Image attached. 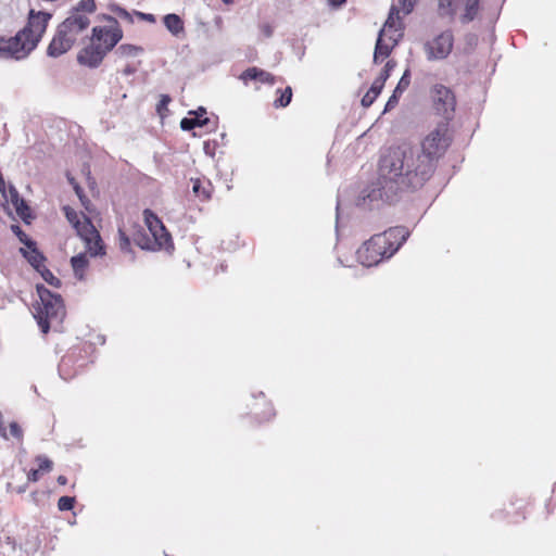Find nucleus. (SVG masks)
Segmentation results:
<instances>
[{
	"instance_id": "nucleus-32",
	"label": "nucleus",
	"mask_w": 556,
	"mask_h": 556,
	"mask_svg": "<svg viewBox=\"0 0 556 556\" xmlns=\"http://www.w3.org/2000/svg\"><path fill=\"white\" fill-rule=\"evenodd\" d=\"M36 462L40 471L49 472L52 469L53 463L47 456L39 455L36 457Z\"/></svg>"
},
{
	"instance_id": "nucleus-35",
	"label": "nucleus",
	"mask_w": 556,
	"mask_h": 556,
	"mask_svg": "<svg viewBox=\"0 0 556 556\" xmlns=\"http://www.w3.org/2000/svg\"><path fill=\"white\" fill-rule=\"evenodd\" d=\"M402 94L395 93V90L393 91L392 96L389 98L387 104H386V111L393 109Z\"/></svg>"
},
{
	"instance_id": "nucleus-47",
	"label": "nucleus",
	"mask_w": 556,
	"mask_h": 556,
	"mask_svg": "<svg viewBox=\"0 0 556 556\" xmlns=\"http://www.w3.org/2000/svg\"><path fill=\"white\" fill-rule=\"evenodd\" d=\"M346 0H328L331 7L338 8L341 7Z\"/></svg>"
},
{
	"instance_id": "nucleus-2",
	"label": "nucleus",
	"mask_w": 556,
	"mask_h": 556,
	"mask_svg": "<svg viewBox=\"0 0 556 556\" xmlns=\"http://www.w3.org/2000/svg\"><path fill=\"white\" fill-rule=\"evenodd\" d=\"M409 237L405 227H392L382 233L374 235L356 251L357 261L363 266H375L393 256Z\"/></svg>"
},
{
	"instance_id": "nucleus-52",
	"label": "nucleus",
	"mask_w": 556,
	"mask_h": 556,
	"mask_svg": "<svg viewBox=\"0 0 556 556\" xmlns=\"http://www.w3.org/2000/svg\"><path fill=\"white\" fill-rule=\"evenodd\" d=\"M412 7H413L412 4L406 7V4L404 3V12H405V14H408L412 11Z\"/></svg>"
},
{
	"instance_id": "nucleus-1",
	"label": "nucleus",
	"mask_w": 556,
	"mask_h": 556,
	"mask_svg": "<svg viewBox=\"0 0 556 556\" xmlns=\"http://www.w3.org/2000/svg\"><path fill=\"white\" fill-rule=\"evenodd\" d=\"M432 176L418 155V149L403 143L381 152L377 181L364 188L356 204L372 207L379 202H393L422 187Z\"/></svg>"
},
{
	"instance_id": "nucleus-30",
	"label": "nucleus",
	"mask_w": 556,
	"mask_h": 556,
	"mask_svg": "<svg viewBox=\"0 0 556 556\" xmlns=\"http://www.w3.org/2000/svg\"><path fill=\"white\" fill-rule=\"evenodd\" d=\"M39 273L43 280L50 286H53L55 288H59L61 286V280L56 278L48 268H46V266L42 267Z\"/></svg>"
},
{
	"instance_id": "nucleus-15",
	"label": "nucleus",
	"mask_w": 556,
	"mask_h": 556,
	"mask_svg": "<svg viewBox=\"0 0 556 556\" xmlns=\"http://www.w3.org/2000/svg\"><path fill=\"white\" fill-rule=\"evenodd\" d=\"M21 242L25 244V248H21V253L28 261V263L37 270L40 271L45 267V256L37 250L35 241L26 239L24 241L21 238Z\"/></svg>"
},
{
	"instance_id": "nucleus-20",
	"label": "nucleus",
	"mask_w": 556,
	"mask_h": 556,
	"mask_svg": "<svg viewBox=\"0 0 556 556\" xmlns=\"http://www.w3.org/2000/svg\"><path fill=\"white\" fill-rule=\"evenodd\" d=\"M388 26H390V31H388L387 41L392 42V39L394 38L396 39L397 43L403 36V31L399 17H394V8H392L391 13L388 20L386 21L382 29H386Z\"/></svg>"
},
{
	"instance_id": "nucleus-33",
	"label": "nucleus",
	"mask_w": 556,
	"mask_h": 556,
	"mask_svg": "<svg viewBox=\"0 0 556 556\" xmlns=\"http://www.w3.org/2000/svg\"><path fill=\"white\" fill-rule=\"evenodd\" d=\"M199 124V117H185L180 122V127L182 130H191L197 127Z\"/></svg>"
},
{
	"instance_id": "nucleus-8",
	"label": "nucleus",
	"mask_w": 556,
	"mask_h": 556,
	"mask_svg": "<svg viewBox=\"0 0 556 556\" xmlns=\"http://www.w3.org/2000/svg\"><path fill=\"white\" fill-rule=\"evenodd\" d=\"M433 109L437 114L444 117V122L451 121L456 108L454 92L442 84H435L430 90Z\"/></svg>"
},
{
	"instance_id": "nucleus-55",
	"label": "nucleus",
	"mask_w": 556,
	"mask_h": 556,
	"mask_svg": "<svg viewBox=\"0 0 556 556\" xmlns=\"http://www.w3.org/2000/svg\"><path fill=\"white\" fill-rule=\"evenodd\" d=\"M24 491H25V488H20V489H18V492H20V493H21V492H24Z\"/></svg>"
},
{
	"instance_id": "nucleus-14",
	"label": "nucleus",
	"mask_w": 556,
	"mask_h": 556,
	"mask_svg": "<svg viewBox=\"0 0 556 556\" xmlns=\"http://www.w3.org/2000/svg\"><path fill=\"white\" fill-rule=\"evenodd\" d=\"M105 55L104 50L91 40L90 45L78 53L77 61L81 65L94 68L101 64Z\"/></svg>"
},
{
	"instance_id": "nucleus-11",
	"label": "nucleus",
	"mask_w": 556,
	"mask_h": 556,
	"mask_svg": "<svg viewBox=\"0 0 556 556\" xmlns=\"http://www.w3.org/2000/svg\"><path fill=\"white\" fill-rule=\"evenodd\" d=\"M52 14L45 11H35L34 9L28 12V20L26 26L20 31H25V37L29 41H34V46L37 47L42 35L45 34L48 23L51 20Z\"/></svg>"
},
{
	"instance_id": "nucleus-12",
	"label": "nucleus",
	"mask_w": 556,
	"mask_h": 556,
	"mask_svg": "<svg viewBox=\"0 0 556 556\" xmlns=\"http://www.w3.org/2000/svg\"><path fill=\"white\" fill-rule=\"evenodd\" d=\"M89 24V16H81L78 13H70L68 17L63 21L58 28L67 37L72 38V42L75 43L78 35L84 31Z\"/></svg>"
},
{
	"instance_id": "nucleus-41",
	"label": "nucleus",
	"mask_w": 556,
	"mask_h": 556,
	"mask_svg": "<svg viewBox=\"0 0 556 556\" xmlns=\"http://www.w3.org/2000/svg\"><path fill=\"white\" fill-rule=\"evenodd\" d=\"M39 472H40V470L38 468L31 469L27 475V480L31 481V482H36L39 479Z\"/></svg>"
},
{
	"instance_id": "nucleus-27",
	"label": "nucleus",
	"mask_w": 556,
	"mask_h": 556,
	"mask_svg": "<svg viewBox=\"0 0 556 556\" xmlns=\"http://www.w3.org/2000/svg\"><path fill=\"white\" fill-rule=\"evenodd\" d=\"M383 87H381L380 83H372L370 89L366 92V94L362 98V105L365 108L370 106L376 98L379 96Z\"/></svg>"
},
{
	"instance_id": "nucleus-3",
	"label": "nucleus",
	"mask_w": 556,
	"mask_h": 556,
	"mask_svg": "<svg viewBox=\"0 0 556 556\" xmlns=\"http://www.w3.org/2000/svg\"><path fill=\"white\" fill-rule=\"evenodd\" d=\"M39 302L36 306L35 318L43 333L50 329L53 323L61 324L65 316V307L61 295L51 292L45 286H37Z\"/></svg>"
},
{
	"instance_id": "nucleus-53",
	"label": "nucleus",
	"mask_w": 556,
	"mask_h": 556,
	"mask_svg": "<svg viewBox=\"0 0 556 556\" xmlns=\"http://www.w3.org/2000/svg\"><path fill=\"white\" fill-rule=\"evenodd\" d=\"M224 3L229 4L232 2V0H222Z\"/></svg>"
},
{
	"instance_id": "nucleus-49",
	"label": "nucleus",
	"mask_w": 556,
	"mask_h": 556,
	"mask_svg": "<svg viewBox=\"0 0 556 556\" xmlns=\"http://www.w3.org/2000/svg\"><path fill=\"white\" fill-rule=\"evenodd\" d=\"M195 116L194 117H199V116H203L206 111L204 108L200 106L197 111L192 112Z\"/></svg>"
},
{
	"instance_id": "nucleus-31",
	"label": "nucleus",
	"mask_w": 556,
	"mask_h": 556,
	"mask_svg": "<svg viewBox=\"0 0 556 556\" xmlns=\"http://www.w3.org/2000/svg\"><path fill=\"white\" fill-rule=\"evenodd\" d=\"M75 497L62 496L58 501V508L61 511L71 510L74 507Z\"/></svg>"
},
{
	"instance_id": "nucleus-36",
	"label": "nucleus",
	"mask_w": 556,
	"mask_h": 556,
	"mask_svg": "<svg viewBox=\"0 0 556 556\" xmlns=\"http://www.w3.org/2000/svg\"><path fill=\"white\" fill-rule=\"evenodd\" d=\"M113 12L116 14L117 17L122 18V20H125V21H128L130 22L131 21V16L130 14L123 8H119V7H116Z\"/></svg>"
},
{
	"instance_id": "nucleus-44",
	"label": "nucleus",
	"mask_w": 556,
	"mask_h": 556,
	"mask_svg": "<svg viewBox=\"0 0 556 556\" xmlns=\"http://www.w3.org/2000/svg\"><path fill=\"white\" fill-rule=\"evenodd\" d=\"M262 31L266 37H270L273 35V28L268 24L262 26Z\"/></svg>"
},
{
	"instance_id": "nucleus-6",
	"label": "nucleus",
	"mask_w": 556,
	"mask_h": 556,
	"mask_svg": "<svg viewBox=\"0 0 556 556\" xmlns=\"http://www.w3.org/2000/svg\"><path fill=\"white\" fill-rule=\"evenodd\" d=\"M68 223L76 230L77 235L85 242L86 249L91 256L104 254L102 239L91 220L84 214L78 213L70 206L63 208Z\"/></svg>"
},
{
	"instance_id": "nucleus-16",
	"label": "nucleus",
	"mask_w": 556,
	"mask_h": 556,
	"mask_svg": "<svg viewBox=\"0 0 556 556\" xmlns=\"http://www.w3.org/2000/svg\"><path fill=\"white\" fill-rule=\"evenodd\" d=\"M390 31V26L386 29H381L376 42L374 61L375 63L382 62L389 54L392 49L396 46V39H392V42L387 41V35Z\"/></svg>"
},
{
	"instance_id": "nucleus-19",
	"label": "nucleus",
	"mask_w": 556,
	"mask_h": 556,
	"mask_svg": "<svg viewBox=\"0 0 556 556\" xmlns=\"http://www.w3.org/2000/svg\"><path fill=\"white\" fill-rule=\"evenodd\" d=\"M163 23L166 29L175 37H180L185 34V23L182 18L175 14L169 13L163 17Z\"/></svg>"
},
{
	"instance_id": "nucleus-46",
	"label": "nucleus",
	"mask_w": 556,
	"mask_h": 556,
	"mask_svg": "<svg viewBox=\"0 0 556 556\" xmlns=\"http://www.w3.org/2000/svg\"><path fill=\"white\" fill-rule=\"evenodd\" d=\"M70 182L73 185V187H74V189H75L76 194H77V195L79 197V199L81 200V199H83V197H81V192H83V191H81V188H80L77 184H75V182H74V179H72V178L70 179Z\"/></svg>"
},
{
	"instance_id": "nucleus-24",
	"label": "nucleus",
	"mask_w": 556,
	"mask_h": 556,
	"mask_svg": "<svg viewBox=\"0 0 556 556\" xmlns=\"http://www.w3.org/2000/svg\"><path fill=\"white\" fill-rule=\"evenodd\" d=\"M456 0H439L438 12L442 17H448L450 20H453L456 13Z\"/></svg>"
},
{
	"instance_id": "nucleus-9",
	"label": "nucleus",
	"mask_w": 556,
	"mask_h": 556,
	"mask_svg": "<svg viewBox=\"0 0 556 556\" xmlns=\"http://www.w3.org/2000/svg\"><path fill=\"white\" fill-rule=\"evenodd\" d=\"M109 25L96 26L92 28L91 40L96 42L105 53L111 51L123 38V30L117 21L108 17Z\"/></svg>"
},
{
	"instance_id": "nucleus-18",
	"label": "nucleus",
	"mask_w": 556,
	"mask_h": 556,
	"mask_svg": "<svg viewBox=\"0 0 556 556\" xmlns=\"http://www.w3.org/2000/svg\"><path fill=\"white\" fill-rule=\"evenodd\" d=\"M240 79L245 85H248V83L250 80H256V81H260L263 84H269V85H273L275 83V77L270 73H268L264 70L257 68V67H250V68L245 70L240 75Z\"/></svg>"
},
{
	"instance_id": "nucleus-28",
	"label": "nucleus",
	"mask_w": 556,
	"mask_h": 556,
	"mask_svg": "<svg viewBox=\"0 0 556 556\" xmlns=\"http://www.w3.org/2000/svg\"><path fill=\"white\" fill-rule=\"evenodd\" d=\"M280 92V97L275 100V108H286L292 99V89L291 87H286L283 90H278Z\"/></svg>"
},
{
	"instance_id": "nucleus-29",
	"label": "nucleus",
	"mask_w": 556,
	"mask_h": 556,
	"mask_svg": "<svg viewBox=\"0 0 556 556\" xmlns=\"http://www.w3.org/2000/svg\"><path fill=\"white\" fill-rule=\"evenodd\" d=\"M410 84V71L409 68H406L403 73L400 81L397 83V86L395 87V93H403Z\"/></svg>"
},
{
	"instance_id": "nucleus-7",
	"label": "nucleus",
	"mask_w": 556,
	"mask_h": 556,
	"mask_svg": "<svg viewBox=\"0 0 556 556\" xmlns=\"http://www.w3.org/2000/svg\"><path fill=\"white\" fill-rule=\"evenodd\" d=\"M35 48L34 41L25 37V31H18L14 37L0 38V59L22 60Z\"/></svg>"
},
{
	"instance_id": "nucleus-34",
	"label": "nucleus",
	"mask_w": 556,
	"mask_h": 556,
	"mask_svg": "<svg viewBox=\"0 0 556 556\" xmlns=\"http://www.w3.org/2000/svg\"><path fill=\"white\" fill-rule=\"evenodd\" d=\"M170 102V97L167 94H163L161 97L160 102L157 103L156 111L163 117L165 112L167 111V105Z\"/></svg>"
},
{
	"instance_id": "nucleus-51",
	"label": "nucleus",
	"mask_w": 556,
	"mask_h": 556,
	"mask_svg": "<svg viewBox=\"0 0 556 556\" xmlns=\"http://www.w3.org/2000/svg\"><path fill=\"white\" fill-rule=\"evenodd\" d=\"M56 481L59 484L65 485L67 483V478L65 476H59Z\"/></svg>"
},
{
	"instance_id": "nucleus-5",
	"label": "nucleus",
	"mask_w": 556,
	"mask_h": 556,
	"mask_svg": "<svg viewBox=\"0 0 556 556\" xmlns=\"http://www.w3.org/2000/svg\"><path fill=\"white\" fill-rule=\"evenodd\" d=\"M143 217L148 232L138 233L135 238L136 244L148 251L172 249V237L161 219L150 210L143 211Z\"/></svg>"
},
{
	"instance_id": "nucleus-54",
	"label": "nucleus",
	"mask_w": 556,
	"mask_h": 556,
	"mask_svg": "<svg viewBox=\"0 0 556 556\" xmlns=\"http://www.w3.org/2000/svg\"><path fill=\"white\" fill-rule=\"evenodd\" d=\"M125 72H126L127 74H130L132 71H131L130 68H126V70H125Z\"/></svg>"
},
{
	"instance_id": "nucleus-38",
	"label": "nucleus",
	"mask_w": 556,
	"mask_h": 556,
	"mask_svg": "<svg viewBox=\"0 0 556 556\" xmlns=\"http://www.w3.org/2000/svg\"><path fill=\"white\" fill-rule=\"evenodd\" d=\"M10 433L14 438L21 439L22 438V429L16 422L10 424Z\"/></svg>"
},
{
	"instance_id": "nucleus-25",
	"label": "nucleus",
	"mask_w": 556,
	"mask_h": 556,
	"mask_svg": "<svg viewBox=\"0 0 556 556\" xmlns=\"http://www.w3.org/2000/svg\"><path fill=\"white\" fill-rule=\"evenodd\" d=\"M142 52L143 49L141 47L128 43L121 45L116 49V54L121 58H136L140 55Z\"/></svg>"
},
{
	"instance_id": "nucleus-37",
	"label": "nucleus",
	"mask_w": 556,
	"mask_h": 556,
	"mask_svg": "<svg viewBox=\"0 0 556 556\" xmlns=\"http://www.w3.org/2000/svg\"><path fill=\"white\" fill-rule=\"evenodd\" d=\"M119 247L122 250H128L130 245L129 238L119 229Z\"/></svg>"
},
{
	"instance_id": "nucleus-39",
	"label": "nucleus",
	"mask_w": 556,
	"mask_h": 556,
	"mask_svg": "<svg viewBox=\"0 0 556 556\" xmlns=\"http://www.w3.org/2000/svg\"><path fill=\"white\" fill-rule=\"evenodd\" d=\"M389 76L390 73L383 68L381 74L374 81H376L377 84L380 83L381 87H383Z\"/></svg>"
},
{
	"instance_id": "nucleus-48",
	"label": "nucleus",
	"mask_w": 556,
	"mask_h": 556,
	"mask_svg": "<svg viewBox=\"0 0 556 556\" xmlns=\"http://www.w3.org/2000/svg\"><path fill=\"white\" fill-rule=\"evenodd\" d=\"M208 122H210V119L207 117L199 116V124H197V127H203Z\"/></svg>"
},
{
	"instance_id": "nucleus-45",
	"label": "nucleus",
	"mask_w": 556,
	"mask_h": 556,
	"mask_svg": "<svg viewBox=\"0 0 556 556\" xmlns=\"http://www.w3.org/2000/svg\"><path fill=\"white\" fill-rule=\"evenodd\" d=\"M0 437L8 439L7 429L2 425V414L0 413Z\"/></svg>"
},
{
	"instance_id": "nucleus-10",
	"label": "nucleus",
	"mask_w": 556,
	"mask_h": 556,
	"mask_svg": "<svg viewBox=\"0 0 556 556\" xmlns=\"http://www.w3.org/2000/svg\"><path fill=\"white\" fill-rule=\"evenodd\" d=\"M454 45V36L451 30H444L433 39L425 43V52L429 61L446 59Z\"/></svg>"
},
{
	"instance_id": "nucleus-13",
	"label": "nucleus",
	"mask_w": 556,
	"mask_h": 556,
	"mask_svg": "<svg viewBox=\"0 0 556 556\" xmlns=\"http://www.w3.org/2000/svg\"><path fill=\"white\" fill-rule=\"evenodd\" d=\"M5 201L10 202L15 208L16 214L25 222L29 223L33 218L30 207L26 201L20 197L18 191L13 185H5V193H1Z\"/></svg>"
},
{
	"instance_id": "nucleus-26",
	"label": "nucleus",
	"mask_w": 556,
	"mask_h": 556,
	"mask_svg": "<svg viewBox=\"0 0 556 556\" xmlns=\"http://www.w3.org/2000/svg\"><path fill=\"white\" fill-rule=\"evenodd\" d=\"M96 2L94 0H81L77 3L75 8L71 11V13H78L81 16H88L96 11Z\"/></svg>"
},
{
	"instance_id": "nucleus-22",
	"label": "nucleus",
	"mask_w": 556,
	"mask_h": 556,
	"mask_svg": "<svg viewBox=\"0 0 556 556\" xmlns=\"http://www.w3.org/2000/svg\"><path fill=\"white\" fill-rule=\"evenodd\" d=\"M192 181V191L193 193L206 201L211 198L212 194V185L210 181H202L201 179H191Z\"/></svg>"
},
{
	"instance_id": "nucleus-23",
	"label": "nucleus",
	"mask_w": 556,
	"mask_h": 556,
	"mask_svg": "<svg viewBox=\"0 0 556 556\" xmlns=\"http://www.w3.org/2000/svg\"><path fill=\"white\" fill-rule=\"evenodd\" d=\"M480 0H466L465 12L460 16L463 23H469L476 18L479 11Z\"/></svg>"
},
{
	"instance_id": "nucleus-43",
	"label": "nucleus",
	"mask_w": 556,
	"mask_h": 556,
	"mask_svg": "<svg viewBox=\"0 0 556 556\" xmlns=\"http://www.w3.org/2000/svg\"><path fill=\"white\" fill-rule=\"evenodd\" d=\"M139 16L143 20V21H147L149 23H155V16L153 14H150V13H139Z\"/></svg>"
},
{
	"instance_id": "nucleus-21",
	"label": "nucleus",
	"mask_w": 556,
	"mask_h": 556,
	"mask_svg": "<svg viewBox=\"0 0 556 556\" xmlns=\"http://www.w3.org/2000/svg\"><path fill=\"white\" fill-rule=\"evenodd\" d=\"M71 265L74 271V276L78 280H83L85 278V270L88 267V258L86 254L79 253L71 258Z\"/></svg>"
},
{
	"instance_id": "nucleus-42",
	"label": "nucleus",
	"mask_w": 556,
	"mask_h": 556,
	"mask_svg": "<svg viewBox=\"0 0 556 556\" xmlns=\"http://www.w3.org/2000/svg\"><path fill=\"white\" fill-rule=\"evenodd\" d=\"M274 416H275L274 408H273V406L270 404H268L267 407H266V410L264 413L263 420H269Z\"/></svg>"
},
{
	"instance_id": "nucleus-50",
	"label": "nucleus",
	"mask_w": 556,
	"mask_h": 556,
	"mask_svg": "<svg viewBox=\"0 0 556 556\" xmlns=\"http://www.w3.org/2000/svg\"><path fill=\"white\" fill-rule=\"evenodd\" d=\"M394 66H395V63L393 61H388L384 66V70L390 73Z\"/></svg>"
},
{
	"instance_id": "nucleus-4",
	"label": "nucleus",
	"mask_w": 556,
	"mask_h": 556,
	"mask_svg": "<svg viewBox=\"0 0 556 556\" xmlns=\"http://www.w3.org/2000/svg\"><path fill=\"white\" fill-rule=\"evenodd\" d=\"M451 144L448 123H439L421 141V149L418 155L426 163L433 174L438 160L444 155Z\"/></svg>"
},
{
	"instance_id": "nucleus-17",
	"label": "nucleus",
	"mask_w": 556,
	"mask_h": 556,
	"mask_svg": "<svg viewBox=\"0 0 556 556\" xmlns=\"http://www.w3.org/2000/svg\"><path fill=\"white\" fill-rule=\"evenodd\" d=\"M74 43L72 42V38L67 37L61 29L58 28L56 34L51 40L48 47V55L52 58H58L65 52H67Z\"/></svg>"
},
{
	"instance_id": "nucleus-40",
	"label": "nucleus",
	"mask_w": 556,
	"mask_h": 556,
	"mask_svg": "<svg viewBox=\"0 0 556 556\" xmlns=\"http://www.w3.org/2000/svg\"><path fill=\"white\" fill-rule=\"evenodd\" d=\"M12 231L18 237V239L21 240V238L24 239V241H26V239H29L26 233L21 229L20 226L17 225H12L11 227Z\"/></svg>"
}]
</instances>
